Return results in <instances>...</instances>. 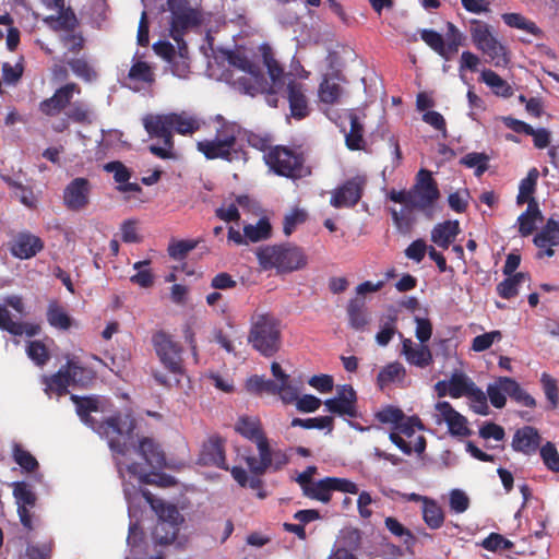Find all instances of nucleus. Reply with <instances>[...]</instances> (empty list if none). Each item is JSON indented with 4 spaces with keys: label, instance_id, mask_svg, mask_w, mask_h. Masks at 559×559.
<instances>
[{
    "label": "nucleus",
    "instance_id": "49530a36",
    "mask_svg": "<svg viewBox=\"0 0 559 559\" xmlns=\"http://www.w3.org/2000/svg\"><path fill=\"white\" fill-rule=\"evenodd\" d=\"M128 79L134 83L151 85L155 81V74L147 62L138 60L131 66Z\"/></svg>",
    "mask_w": 559,
    "mask_h": 559
},
{
    "label": "nucleus",
    "instance_id": "4d7b16f0",
    "mask_svg": "<svg viewBox=\"0 0 559 559\" xmlns=\"http://www.w3.org/2000/svg\"><path fill=\"white\" fill-rule=\"evenodd\" d=\"M471 37L476 48H481L495 36L491 34L489 25L479 20L471 21Z\"/></svg>",
    "mask_w": 559,
    "mask_h": 559
},
{
    "label": "nucleus",
    "instance_id": "603ef678",
    "mask_svg": "<svg viewBox=\"0 0 559 559\" xmlns=\"http://www.w3.org/2000/svg\"><path fill=\"white\" fill-rule=\"evenodd\" d=\"M460 163L467 168H475V176L480 177L489 167V156L486 153L472 152L463 156Z\"/></svg>",
    "mask_w": 559,
    "mask_h": 559
},
{
    "label": "nucleus",
    "instance_id": "b1692460",
    "mask_svg": "<svg viewBox=\"0 0 559 559\" xmlns=\"http://www.w3.org/2000/svg\"><path fill=\"white\" fill-rule=\"evenodd\" d=\"M436 409L447 423L451 435L457 437H468L471 435V430L467 427V419L456 412L449 402H438Z\"/></svg>",
    "mask_w": 559,
    "mask_h": 559
},
{
    "label": "nucleus",
    "instance_id": "a211bd4d",
    "mask_svg": "<svg viewBox=\"0 0 559 559\" xmlns=\"http://www.w3.org/2000/svg\"><path fill=\"white\" fill-rule=\"evenodd\" d=\"M91 183L88 179L78 177L71 180L63 190V204L72 212H80L90 204Z\"/></svg>",
    "mask_w": 559,
    "mask_h": 559
},
{
    "label": "nucleus",
    "instance_id": "2eb2a0df",
    "mask_svg": "<svg viewBox=\"0 0 559 559\" xmlns=\"http://www.w3.org/2000/svg\"><path fill=\"white\" fill-rule=\"evenodd\" d=\"M389 199L395 203L404 204V207L397 211L396 209H390L392 221L396 229L406 235L411 231L415 218L413 216L412 209V194L411 189L408 190H391L389 192Z\"/></svg>",
    "mask_w": 559,
    "mask_h": 559
},
{
    "label": "nucleus",
    "instance_id": "37998d69",
    "mask_svg": "<svg viewBox=\"0 0 559 559\" xmlns=\"http://www.w3.org/2000/svg\"><path fill=\"white\" fill-rule=\"evenodd\" d=\"M47 321L48 323L58 330H69L72 325V319L57 302H51L47 309Z\"/></svg>",
    "mask_w": 559,
    "mask_h": 559
},
{
    "label": "nucleus",
    "instance_id": "aec40b11",
    "mask_svg": "<svg viewBox=\"0 0 559 559\" xmlns=\"http://www.w3.org/2000/svg\"><path fill=\"white\" fill-rule=\"evenodd\" d=\"M74 93L80 94L81 87L74 82L67 83L57 88L51 97L41 100L38 109L47 117H55L68 108Z\"/></svg>",
    "mask_w": 559,
    "mask_h": 559
},
{
    "label": "nucleus",
    "instance_id": "5701e85b",
    "mask_svg": "<svg viewBox=\"0 0 559 559\" xmlns=\"http://www.w3.org/2000/svg\"><path fill=\"white\" fill-rule=\"evenodd\" d=\"M542 437L533 426H524L515 430L511 447L515 452L524 455L535 454L540 445Z\"/></svg>",
    "mask_w": 559,
    "mask_h": 559
},
{
    "label": "nucleus",
    "instance_id": "052dcab7",
    "mask_svg": "<svg viewBox=\"0 0 559 559\" xmlns=\"http://www.w3.org/2000/svg\"><path fill=\"white\" fill-rule=\"evenodd\" d=\"M66 116L69 120L81 123V124H87L91 123V109L88 106L83 102H74L71 103L68 106V110L66 111Z\"/></svg>",
    "mask_w": 559,
    "mask_h": 559
},
{
    "label": "nucleus",
    "instance_id": "412c9836",
    "mask_svg": "<svg viewBox=\"0 0 559 559\" xmlns=\"http://www.w3.org/2000/svg\"><path fill=\"white\" fill-rule=\"evenodd\" d=\"M357 394L354 388L349 384H344L338 388L337 395L324 402L326 409L340 416H348L356 418L357 413Z\"/></svg>",
    "mask_w": 559,
    "mask_h": 559
},
{
    "label": "nucleus",
    "instance_id": "de8ad7c7",
    "mask_svg": "<svg viewBox=\"0 0 559 559\" xmlns=\"http://www.w3.org/2000/svg\"><path fill=\"white\" fill-rule=\"evenodd\" d=\"M503 380H508V377H498L495 382L487 386L488 399L496 408H502L507 403V384Z\"/></svg>",
    "mask_w": 559,
    "mask_h": 559
},
{
    "label": "nucleus",
    "instance_id": "9d476101",
    "mask_svg": "<svg viewBox=\"0 0 559 559\" xmlns=\"http://www.w3.org/2000/svg\"><path fill=\"white\" fill-rule=\"evenodd\" d=\"M152 344L162 365L171 373L183 371L182 347L173 336L160 330L152 335Z\"/></svg>",
    "mask_w": 559,
    "mask_h": 559
},
{
    "label": "nucleus",
    "instance_id": "13d9d810",
    "mask_svg": "<svg viewBox=\"0 0 559 559\" xmlns=\"http://www.w3.org/2000/svg\"><path fill=\"white\" fill-rule=\"evenodd\" d=\"M271 229L269 221L261 218L255 225H246L243 233L245 237L251 242H258L267 239L271 235Z\"/></svg>",
    "mask_w": 559,
    "mask_h": 559
},
{
    "label": "nucleus",
    "instance_id": "6ab92c4d",
    "mask_svg": "<svg viewBox=\"0 0 559 559\" xmlns=\"http://www.w3.org/2000/svg\"><path fill=\"white\" fill-rule=\"evenodd\" d=\"M365 183V179L358 176L346 180L332 192L330 204L335 209L355 206L362 197Z\"/></svg>",
    "mask_w": 559,
    "mask_h": 559
},
{
    "label": "nucleus",
    "instance_id": "6e6d98bb",
    "mask_svg": "<svg viewBox=\"0 0 559 559\" xmlns=\"http://www.w3.org/2000/svg\"><path fill=\"white\" fill-rule=\"evenodd\" d=\"M384 525L392 535L402 538L403 544L407 547L415 544L416 539L413 533L406 528L397 519L388 516L384 520Z\"/></svg>",
    "mask_w": 559,
    "mask_h": 559
},
{
    "label": "nucleus",
    "instance_id": "0eeeda50",
    "mask_svg": "<svg viewBox=\"0 0 559 559\" xmlns=\"http://www.w3.org/2000/svg\"><path fill=\"white\" fill-rule=\"evenodd\" d=\"M219 127L216 129L213 140H203L197 143L198 151L207 159L223 158L230 160L237 136L239 134V126L235 122L226 121L218 116Z\"/></svg>",
    "mask_w": 559,
    "mask_h": 559
},
{
    "label": "nucleus",
    "instance_id": "423d86ee",
    "mask_svg": "<svg viewBox=\"0 0 559 559\" xmlns=\"http://www.w3.org/2000/svg\"><path fill=\"white\" fill-rule=\"evenodd\" d=\"M145 501L151 506L158 516V523L154 528L153 536L160 545L171 544L178 534L181 515L176 506L166 503L155 498L151 491H141Z\"/></svg>",
    "mask_w": 559,
    "mask_h": 559
},
{
    "label": "nucleus",
    "instance_id": "58836bf2",
    "mask_svg": "<svg viewBox=\"0 0 559 559\" xmlns=\"http://www.w3.org/2000/svg\"><path fill=\"white\" fill-rule=\"evenodd\" d=\"M475 386L466 374L454 372L448 382V394L453 399L467 396Z\"/></svg>",
    "mask_w": 559,
    "mask_h": 559
},
{
    "label": "nucleus",
    "instance_id": "a19ab883",
    "mask_svg": "<svg viewBox=\"0 0 559 559\" xmlns=\"http://www.w3.org/2000/svg\"><path fill=\"white\" fill-rule=\"evenodd\" d=\"M271 371L273 377L277 380L278 385L283 386L282 402L284 404H292L297 399V389L289 383V376L286 374L281 365L273 361L271 365Z\"/></svg>",
    "mask_w": 559,
    "mask_h": 559
},
{
    "label": "nucleus",
    "instance_id": "864d4df0",
    "mask_svg": "<svg viewBox=\"0 0 559 559\" xmlns=\"http://www.w3.org/2000/svg\"><path fill=\"white\" fill-rule=\"evenodd\" d=\"M342 95V87L338 83L324 79L319 86V98L322 103L333 105Z\"/></svg>",
    "mask_w": 559,
    "mask_h": 559
},
{
    "label": "nucleus",
    "instance_id": "774afa93",
    "mask_svg": "<svg viewBox=\"0 0 559 559\" xmlns=\"http://www.w3.org/2000/svg\"><path fill=\"white\" fill-rule=\"evenodd\" d=\"M13 459L25 472H33L38 467L37 460L20 444L13 448Z\"/></svg>",
    "mask_w": 559,
    "mask_h": 559
},
{
    "label": "nucleus",
    "instance_id": "7c9ffc66",
    "mask_svg": "<svg viewBox=\"0 0 559 559\" xmlns=\"http://www.w3.org/2000/svg\"><path fill=\"white\" fill-rule=\"evenodd\" d=\"M169 116L173 132L181 135H191L200 129L199 120L186 111L169 112Z\"/></svg>",
    "mask_w": 559,
    "mask_h": 559
},
{
    "label": "nucleus",
    "instance_id": "9b49d317",
    "mask_svg": "<svg viewBox=\"0 0 559 559\" xmlns=\"http://www.w3.org/2000/svg\"><path fill=\"white\" fill-rule=\"evenodd\" d=\"M445 39L435 29L420 31V38L445 61H450L457 53L463 44V35L457 27L449 22Z\"/></svg>",
    "mask_w": 559,
    "mask_h": 559
},
{
    "label": "nucleus",
    "instance_id": "393cba45",
    "mask_svg": "<svg viewBox=\"0 0 559 559\" xmlns=\"http://www.w3.org/2000/svg\"><path fill=\"white\" fill-rule=\"evenodd\" d=\"M402 354L409 365L418 368H427L433 362L429 347L424 343L416 344L409 338L402 341Z\"/></svg>",
    "mask_w": 559,
    "mask_h": 559
},
{
    "label": "nucleus",
    "instance_id": "ddd939ff",
    "mask_svg": "<svg viewBox=\"0 0 559 559\" xmlns=\"http://www.w3.org/2000/svg\"><path fill=\"white\" fill-rule=\"evenodd\" d=\"M133 449L146 463L148 467L152 469H162L166 466V455L162 448V445L155 441L153 438L143 437L138 440V443L134 441V430L132 431V443L129 444L128 451ZM129 452H127L123 456H126ZM116 456L118 454L114 453ZM117 466L119 472L122 471V462L116 457Z\"/></svg>",
    "mask_w": 559,
    "mask_h": 559
},
{
    "label": "nucleus",
    "instance_id": "bf43d9fd",
    "mask_svg": "<svg viewBox=\"0 0 559 559\" xmlns=\"http://www.w3.org/2000/svg\"><path fill=\"white\" fill-rule=\"evenodd\" d=\"M334 419L331 416H321L314 418H294L290 423L292 427H301L305 429H328L332 431Z\"/></svg>",
    "mask_w": 559,
    "mask_h": 559
},
{
    "label": "nucleus",
    "instance_id": "338daca9",
    "mask_svg": "<svg viewBox=\"0 0 559 559\" xmlns=\"http://www.w3.org/2000/svg\"><path fill=\"white\" fill-rule=\"evenodd\" d=\"M308 218V214L302 209H294L286 214L283 222V230L286 236H290L298 225L304 224Z\"/></svg>",
    "mask_w": 559,
    "mask_h": 559
},
{
    "label": "nucleus",
    "instance_id": "f704fd0d",
    "mask_svg": "<svg viewBox=\"0 0 559 559\" xmlns=\"http://www.w3.org/2000/svg\"><path fill=\"white\" fill-rule=\"evenodd\" d=\"M423 520L431 530H438L443 525L444 512L437 501L430 498L423 499Z\"/></svg>",
    "mask_w": 559,
    "mask_h": 559
},
{
    "label": "nucleus",
    "instance_id": "0e129e2a",
    "mask_svg": "<svg viewBox=\"0 0 559 559\" xmlns=\"http://www.w3.org/2000/svg\"><path fill=\"white\" fill-rule=\"evenodd\" d=\"M540 382L543 384V390L546 395V399L550 403V408L556 409L559 404V390L557 380L554 379L548 373H543L540 377Z\"/></svg>",
    "mask_w": 559,
    "mask_h": 559
},
{
    "label": "nucleus",
    "instance_id": "7ed1b4c3",
    "mask_svg": "<svg viewBox=\"0 0 559 559\" xmlns=\"http://www.w3.org/2000/svg\"><path fill=\"white\" fill-rule=\"evenodd\" d=\"M248 343L262 356H274L282 345L281 321L271 312L255 311L250 319Z\"/></svg>",
    "mask_w": 559,
    "mask_h": 559
},
{
    "label": "nucleus",
    "instance_id": "69168bd1",
    "mask_svg": "<svg viewBox=\"0 0 559 559\" xmlns=\"http://www.w3.org/2000/svg\"><path fill=\"white\" fill-rule=\"evenodd\" d=\"M539 454L549 471L559 473V453L552 442H546L540 448Z\"/></svg>",
    "mask_w": 559,
    "mask_h": 559
},
{
    "label": "nucleus",
    "instance_id": "f03ea898",
    "mask_svg": "<svg viewBox=\"0 0 559 559\" xmlns=\"http://www.w3.org/2000/svg\"><path fill=\"white\" fill-rule=\"evenodd\" d=\"M71 401L75 404L81 420L106 438L114 453L124 455L128 452L129 444L132 443V431L135 429L133 418L117 413L99 421L92 416L93 413L102 411L98 396L81 397L72 394Z\"/></svg>",
    "mask_w": 559,
    "mask_h": 559
},
{
    "label": "nucleus",
    "instance_id": "8fccbe9b",
    "mask_svg": "<svg viewBox=\"0 0 559 559\" xmlns=\"http://www.w3.org/2000/svg\"><path fill=\"white\" fill-rule=\"evenodd\" d=\"M67 364L73 386L86 388L90 383L94 382L95 372L93 370H88L73 361H68Z\"/></svg>",
    "mask_w": 559,
    "mask_h": 559
},
{
    "label": "nucleus",
    "instance_id": "4be33fe9",
    "mask_svg": "<svg viewBox=\"0 0 559 559\" xmlns=\"http://www.w3.org/2000/svg\"><path fill=\"white\" fill-rule=\"evenodd\" d=\"M43 239L31 231H20L10 241L9 250L14 258L27 260L43 251Z\"/></svg>",
    "mask_w": 559,
    "mask_h": 559
},
{
    "label": "nucleus",
    "instance_id": "2f4dec72",
    "mask_svg": "<svg viewBox=\"0 0 559 559\" xmlns=\"http://www.w3.org/2000/svg\"><path fill=\"white\" fill-rule=\"evenodd\" d=\"M533 242L539 249L558 246L559 223L554 218H549L542 230L535 235Z\"/></svg>",
    "mask_w": 559,
    "mask_h": 559
},
{
    "label": "nucleus",
    "instance_id": "c756f323",
    "mask_svg": "<svg viewBox=\"0 0 559 559\" xmlns=\"http://www.w3.org/2000/svg\"><path fill=\"white\" fill-rule=\"evenodd\" d=\"M263 64L267 70V74L275 86H284L286 76L284 68L275 59L272 48L269 45L261 46Z\"/></svg>",
    "mask_w": 559,
    "mask_h": 559
},
{
    "label": "nucleus",
    "instance_id": "c9c22d12",
    "mask_svg": "<svg viewBox=\"0 0 559 559\" xmlns=\"http://www.w3.org/2000/svg\"><path fill=\"white\" fill-rule=\"evenodd\" d=\"M527 280H530V275L524 272H518L507 276V278L497 285V294L503 299L514 298L519 294V286Z\"/></svg>",
    "mask_w": 559,
    "mask_h": 559
},
{
    "label": "nucleus",
    "instance_id": "f257e3e1",
    "mask_svg": "<svg viewBox=\"0 0 559 559\" xmlns=\"http://www.w3.org/2000/svg\"><path fill=\"white\" fill-rule=\"evenodd\" d=\"M236 431L255 443L259 457L254 455L245 457L251 473L250 477L247 471L240 466H234L230 469L231 476L240 487L259 490L258 497L263 499L266 495L262 490L264 483L261 476L267 471L278 472L283 469L289 463V456L285 451L270 447V442L263 433L258 419L240 417L236 424Z\"/></svg>",
    "mask_w": 559,
    "mask_h": 559
},
{
    "label": "nucleus",
    "instance_id": "e433bc0d",
    "mask_svg": "<svg viewBox=\"0 0 559 559\" xmlns=\"http://www.w3.org/2000/svg\"><path fill=\"white\" fill-rule=\"evenodd\" d=\"M478 50L483 51L495 67L504 68L510 62L506 47L496 37L483 45Z\"/></svg>",
    "mask_w": 559,
    "mask_h": 559
},
{
    "label": "nucleus",
    "instance_id": "09e8293b",
    "mask_svg": "<svg viewBox=\"0 0 559 559\" xmlns=\"http://www.w3.org/2000/svg\"><path fill=\"white\" fill-rule=\"evenodd\" d=\"M405 368L399 361L391 362L383 367L377 377V383L380 389H383L391 382L405 377Z\"/></svg>",
    "mask_w": 559,
    "mask_h": 559
},
{
    "label": "nucleus",
    "instance_id": "a18cd8bd",
    "mask_svg": "<svg viewBox=\"0 0 559 559\" xmlns=\"http://www.w3.org/2000/svg\"><path fill=\"white\" fill-rule=\"evenodd\" d=\"M507 384V394L516 403L533 408L536 406L535 399L528 394L518 381L508 377V380H503Z\"/></svg>",
    "mask_w": 559,
    "mask_h": 559
},
{
    "label": "nucleus",
    "instance_id": "a878e982",
    "mask_svg": "<svg viewBox=\"0 0 559 559\" xmlns=\"http://www.w3.org/2000/svg\"><path fill=\"white\" fill-rule=\"evenodd\" d=\"M348 324L355 331H365L370 323V317L367 310L364 297L352 298L346 307Z\"/></svg>",
    "mask_w": 559,
    "mask_h": 559
},
{
    "label": "nucleus",
    "instance_id": "4468645a",
    "mask_svg": "<svg viewBox=\"0 0 559 559\" xmlns=\"http://www.w3.org/2000/svg\"><path fill=\"white\" fill-rule=\"evenodd\" d=\"M11 486L20 522L25 530L31 532L34 530L31 510L36 506L37 496L33 491L32 486L26 481H14Z\"/></svg>",
    "mask_w": 559,
    "mask_h": 559
},
{
    "label": "nucleus",
    "instance_id": "473e14b6",
    "mask_svg": "<svg viewBox=\"0 0 559 559\" xmlns=\"http://www.w3.org/2000/svg\"><path fill=\"white\" fill-rule=\"evenodd\" d=\"M350 129L345 135V144L350 151H360L365 147L364 124L359 117L352 110L348 115Z\"/></svg>",
    "mask_w": 559,
    "mask_h": 559
},
{
    "label": "nucleus",
    "instance_id": "f8f14e48",
    "mask_svg": "<svg viewBox=\"0 0 559 559\" xmlns=\"http://www.w3.org/2000/svg\"><path fill=\"white\" fill-rule=\"evenodd\" d=\"M167 5L171 13L170 36L180 41L189 28L201 23L200 14L188 0H167Z\"/></svg>",
    "mask_w": 559,
    "mask_h": 559
},
{
    "label": "nucleus",
    "instance_id": "3c124183",
    "mask_svg": "<svg viewBox=\"0 0 559 559\" xmlns=\"http://www.w3.org/2000/svg\"><path fill=\"white\" fill-rule=\"evenodd\" d=\"M227 61L230 66L251 74L257 80L261 76L259 67L251 62L245 53L230 51Z\"/></svg>",
    "mask_w": 559,
    "mask_h": 559
},
{
    "label": "nucleus",
    "instance_id": "bb28decb",
    "mask_svg": "<svg viewBox=\"0 0 559 559\" xmlns=\"http://www.w3.org/2000/svg\"><path fill=\"white\" fill-rule=\"evenodd\" d=\"M129 474L139 478L140 483L147 485H157L163 488L171 487L176 484L173 476L163 473H148L140 463H131L127 465Z\"/></svg>",
    "mask_w": 559,
    "mask_h": 559
},
{
    "label": "nucleus",
    "instance_id": "f3484780",
    "mask_svg": "<svg viewBox=\"0 0 559 559\" xmlns=\"http://www.w3.org/2000/svg\"><path fill=\"white\" fill-rule=\"evenodd\" d=\"M225 444L226 440L219 435H211L202 444L198 463L202 466H215L228 471Z\"/></svg>",
    "mask_w": 559,
    "mask_h": 559
},
{
    "label": "nucleus",
    "instance_id": "dca6fc26",
    "mask_svg": "<svg viewBox=\"0 0 559 559\" xmlns=\"http://www.w3.org/2000/svg\"><path fill=\"white\" fill-rule=\"evenodd\" d=\"M307 91L306 84L292 78L288 79L284 88V94L289 105L290 116L296 120H302L311 112Z\"/></svg>",
    "mask_w": 559,
    "mask_h": 559
},
{
    "label": "nucleus",
    "instance_id": "4c0bfd02",
    "mask_svg": "<svg viewBox=\"0 0 559 559\" xmlns=\"http://www.w3.org/2000/svg\"><path fill=\"white\" fill-rule=\"evenodd\" d=\"M247 389L250 392L262 394V393H269V394H277L282 399L283 396V386L278 385V383L271 379H265L261 376H252L247 381Z\"/></svg>",
    "mask_w": 559,
    "mask_h": 559
},
{
    "label": "nucleus",
    "instance_id": "5fc2aeb1",
    "mask_svg": "<svg viewBox=\"0 0 559 559\" xmlns=\"http://www.w3.org/2000/svg\"><path fill=\"white\" fill-rule=\"evenodd\" d=\"M68 66L78 78L85 82L90 83L97 78V72L84 58H73L68 61Z\"/></svg>",
    "mask_w": 559,
    "mask_h": 559
},
{
    "label": "nucleus",
    "instance_id": "ea45409f",
    "mask_svg": "<svg viewBox=\"0 0 559 559\" xmlns=\"http://www.w3.org/2000/svg\"><path fill=\"white\" fill-rule=\"evenodd\" d=\"M502 20L512 28L524 31L535 37L543 36V31L536 25V23L527 20L520 13H504L502 14Z\"/></svg>",
    "mask_w": 559,
    "mask_h": 559
},
{
    "label": "nucleus",
    "instance_id": "1a4fd4ad",
    "mask_svg": "<svg viewBox=\"0 0 559 559\" xmlns=\"http://www.w3.org/2000/svg\"><path fill=\"white\" fill-rule=\"evenodd\" d=\"M169 114H147L142 122L145 131L151 138L163 141L164 146L151 145L150 152L162 159H169L174 156V139Z\"/></svg>",
    "mask_w": 559,
    "mask_h": 559
},
{
    "label": "nucleus",
    "instance_id": "79ce46f5",
    "mask_svg": "<svg viewBox=\"0 0 559 559\" xmlns=\"http://www.w3.org/2000/svg\"><path fill=\"white\" fill-rule=\"evenodd\" d=\"M481 80L493 90V93L502 97H511L513 88L511 85L492 70H484Z\"/></svg>",
    "mask_w": 559,
    "mask_h": 559
},
{
    "label": "nucleus",
    "instance_id": "72a5a7b5",
    "mask_svg": "<svg viewBox=\"0 0 559 559\" xmlns=\"http://www.w3.org/2000/svg\"><path fill=\"white\" fill-rule=\"evenodd\" d=\"M542 219V213L535 200H531L525 212L519 218V233L522 237H527L536 228V221Z\"/></svg>",
    "mask_w": 559,
    "mask_h": 559
},
{
    "label": "nucleus",
    "instance_id": "39448f33",
    "mask_svg": "<svg viewBox=\"0 0 559 559\" xmlns=\"http://www.w3.org/2000/svg\"><path fill=\"white\" fill-rule=\"evenodd\" d=\"M263 159L269 168L277 176L300 179L310 174L301 151L284 145H275L264 153Z\"/></svg>",
    "mask_w": 559,
    "mask_h": 559
},
{
    "label": "nucleus",
    "instance_id": "e2e57ef3",
    "mask_svg": "<svg viewBox=\"0 0 559 559\" xmlns=\"http://www.w3.org/2000/svg\"><path fill=\"white\" fill-rule=\"evenodd\" d=\"M198 246L197 240H173L168 246V254L174 260H182L187 254L195 249Z\"/></svg>",
    "mask_w": 559,
    "mask_h": 559
},
{
    "label": "nucleus",
    "instance_id": "c85d7f7f",
    "mask_svg": "<svg viewBox=\"0 0 559 559\" xmlns=\"http://www.w3.org/2000/svg\"><path fill=\"white\" fill-rule=\"evenodd\" d=\"M459 221H445L437 224L431 230V240L440 248L448 249L460 234Z\"/></svg>",
    "mask_w": 559,
    "mask_h": 559
},
{
    "label": "nucleus",
    "instance_id": "c03bdc74",
    "mask_svg": "<svg viewBox=\"0 0 559 559\" xmlns=\"http://www.w3.org/2000/svg\"><path fill=\"white\" fill-rule=\"evenodd\" d=\"M302 493L310 499L318 500L323 503H329L332 498V486L330 477H325L316 481L309 488H305Z\"/></svg>",
    "mask_w": 559,
    "mask_h": 559
},
{
    "label": "nucleus",
    "instance_id": "6e6552de",
    "mask_svg": "<svg viewBox=\"0 0 559 559\" xmlns=\"http://www.w3.org/2000/svg\"><path fill=\"white\" fill-rule=\"evenodd\" d=\"M409 189L412 209L420 211L431 218L435 204L440 198V190L432 173L425 168L419 169L415 177V183Z\"/></svg>",
    "mask_w": 559,
    "mask_h": 559
},
{
    "label": "nucleus",
    "instance_id": "20e7f679",
    "mask_svg": "<svg viewBox=\"0 0 559 559\" xmlns=\"http://www.w3.org/2000/svg\"><path fill=\"white\" fill-rule=\"evenodd\" d=\"M257 259L263 270L292 273L304 269L308 258L302 248L293 243L264 246L258 249Z\"/></svg>",
    "mask_w": 559,
    "mask_h": 559
},
{
    "label": "nucleus",
    "instance_id": "cd10ccee",
    "mask_svg": "<svg viewBox=\"0 0 559 559\" xmlns=\"http://www.w3.org/2000/svg\"><path fill=\"white\" fill-rule=\"evenodd\" d=\"M43 383L45 384V393L47 395L51 393L58 396L66 395L68 388L72 385L68 364L62 366L55 374L44 376Z\"/></svg>",
    "mask_w": 559,
    "mask_h": 559
},
{
    "label": "nucleus",
    "instance_id": "680f3d73",
    "mask_svg": "<svg viewBox=\"0 0 559 559\" xmlns=\"http://www.w3.org/2000/svg\"><path fill=\"white\" fill-rule=\"evenodd\" d=\"M481 547L489 551H510L514 544L499 533H490L481 542Z\"/></svg>",
    "mask_w": 559,
    "mask_h": 559
}]
</instances>
